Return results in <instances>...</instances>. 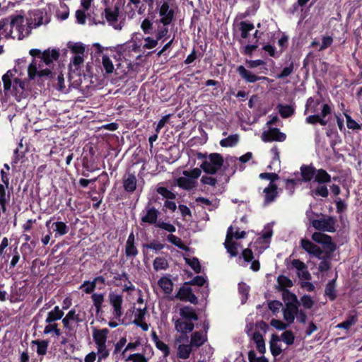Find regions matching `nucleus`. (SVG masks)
<instances>
[{
	"instance_id": "nucleus-1",
	"label": "nucleus",
	"mask_w": 362,
	"mask_h": 362,
	"mask_svg": "<svg viewBox=\"0 0 362 362\" xmlns=\"http://www.w3.org/2000/svg\"><path fill=\"white\" fill-rule=\"evenodd\" d=\"M16 73V69L8 70L2 76V81L4 84V91L5 95L11 92L18 101H20L25 97V83L21 79L17 78L15 75Z\"/></svg>"
},
{
	"instance_id": "nucleus-2",
	"label": "nucleus",
	"mask_w": 362,
	"mask_h": 362,
	"mask_svg": "<svg viewBox=\"0 0 362 362\" xmlns=\"http://www.w3.org/2000/svg\"><path fill=\"white\" fill-rule=\"evenodd\" d=\"M8 25L13 33L12 38L21 40L28 36L33 28L32 23L20 13L11 16L8 18Z\"/></svg>"
},
{
	"instance_id": "nucleus-3",
	"label": "nucleus",
	"mask_w": 362,
	"mask_h": 362,
	"mask_svg": "<svg viewBox=\"0 0 362 362\" xmlns=\"http://www.w3.org/2000/svg\"><path fill=\"white\" fill-rule=\"evenodd\" d=\"M313 241L322 244L325 248L324 258L319 264V269L321 272L327 271L330 268L329 258L331 253L336 250V245L332 242L331 236L322 233L320 232H315L312 235Z\"/></svg>"
},
{
	"instance_id": "nucleus-4",
	"label": "nucleus",
	"mask_w": 362,
	"mask_h": 362,
	"mask_svg": "<svg viewBox=\"0 0 362 362\" xmlns=\"http://www.w3.org/2000/svg\"><path fill=\"white\" fill-rule=\"evenodd\" d=\"M110 331L107 328L96 329L93 332V339L96 348L98 362L105 361L110 356V349L107 344V335Z\"/></svg>"
},
{
	"instance_id": "nucleus-5",
	"label": "nucleus",
	"mask_w": 362,
	"mask_h": 362,
	"mask_svg": "<svg viewBox=\"0 0 362 362\" xmlns=\"http://www.w3.org/2000/svg\"><path fill=\"white\" fill-rule=\"evenodd\" d=\"M202 170L200 168H195L191 170H184L182 177L177 179V185L185 189L190 190L197 186V179L200 177Z\"/></svg>"
},
{
	"instance_id": "nucleus-6",
	"label": "nucleus",
	"mask_w": 362,
	"mask_h": 362,
	"mask_svg": "<svg viewBox=\"0 0 362 362\" xmlns=\"http://www.w3.org/2000/svg\"><path fill=\"white\" fill-rule=\"evenodd\" d=\"M299 304H286L282 308L284 320L291 325L293 323L295 318L300 323H305L307 320L306 313L298 309Z\"/></svg>"
},
{
	"instance_id": "nucleus-7",
	"label": "nucleus",
	"mask_w": 362,
	"mask_h": 362,
	"mask_svg": "<svg viewBox=\"0 0 362 362\" xmlns=\"http://www.w3.org/2000/svg\"><path fill=\"white\" fill-rule=\"evenodd\" d=\"M28 76L34 79L36 76L39 78L49 77L52 74L51 69L46 66L45 61L37 57L34 58L28 69Z\"/></svg>"
},
{
	"instance_id": "nucleus-8",
	"label": "nucleus",
	"mask_w": 362,
	"mask_h": 362,
	"mask_svg": "<svg viewBox=\"0 0 362 362\" xmlns=\"http://www.w3.org/2000/svg\"><path fill=\"white\" fill-rule=\"evenodd\" d=\"M73 57L69 64L70 70L73 72L78 71L84 62L85 47L81 43H74L69 46Z\"/></svg>"
},
{
	"instance_id": "nucleus-9",
	"label": "nucleus",
	"mask_w": 362,
	"mask_h": 362,
	"mask_svg": "<svg viewBox=\"0 0 362 362\" xmlns=\"http://www.w3.org/2000/svg\"><path fill=\"white\" fill-rule=\"evenodd\" d=\"M223 163V156L219 153H211L200 165V168L206 173L214 175L221 168Z\"/></svg>"
},
{
	"instance_id": "nucleus-10",
	"label": "nucleus",
	"mask_w": 362,
	"mask_h": 362,
	"mask_svg": "<svg viewBox=\"0 0 362 362\" xmlns=\"http://www.w3.org/2000/svg\"><path fill=\"white\" fill-rule=\"evenodd\" d=\"M156 5V9L158 11L160 17V22L164 25L171 23L174 17V11L170 8L169 3L166 0H154Z\"/></svg>"
},
{
	"instance_id": "nucleus-11",
	"label": "nucleus",
	"mask_w": 362,
	"mask_h": 362,
	"mask_svg": "<svg viewBox=\"0 0 362 362\" xmlns=\"http://www.w3.org/2000/svg\"><path fill=\"white\" fill-rule=\"evenodd\" d=\"M110 304L113 308L112 315L115 320L119 322L123 315L122 305L123 303V297L122 295L110 292L108 296Z\"/></svg>"
},
{
	"instance_id": "nucleus-12",
	"label": "nucleus",
	"mask_w": 362,
	"mask_h": 362,
	"mask_svg": "<svg viewBox=\"0 0 362 362\" xmlns=\"http://www.w3.org/2000/svg\"><path fill=\"white\" fill-rule=\"evenodd\" d=\"M159 211L148 203L141 214V221L142 223L156 226Z\"/></svg>"
},
{
	"instance_id": "nucleus-13",
	"label": "nucleus",
	"mask_w": 362,
	"mask_h": 362,
	"mask_svg": "<svg viewBox=\"0 0 362 362\" xmlns=\"http://www.w3.org/2000/svg\"><path fill=\"white\" fill-rule=\"evenodd\" d=\"M119 7L115 6L113 8L106 7L105 8V17L110 25L115 30H120L122 28L121 22L118 21Z\"/></svg>"
},
{
	"instance_id": "nucleus-14",
	"label": "nucleus",
	"mask_w": 362,
	"mask_h": 362,
	"mask_svg": "<svg viewBox=\"0 0 362 362\" xmlns=\"http://www.w3.org/2000/svg\"><path fill=\"white\" fill-rule=\"evenodd\" d=\"M334 219L332 217L326 218L315 219L312 221V226L318 230L334 232Z\"/></svg>"
},
{
	"instance_id": "nucleus-15",
	"label": "nucleus",
	"mask_w": 362,
	"mask_h": 362,
	"mask_svg": "<svg viewBox=\"0 0 362 362\" xmlns=\"http://www.w3.org/2000/svg\"><path fill=\"white\" fill-rule=\"evenodd\" d=\"M300 245L301 247L310 256L315 257L317 259L324 258L325 251L311 241L306 239H302L300 241Z\"/></svg>"
},
{
	"instance_id": "nucleus-16",
	"label": "nucleus",
	"mask_w": 362,
	"mask_h": 362,
	"mask_svg": "<svg viewBox=\"0 0 362 362\" xmlns=\"http://www.w3.org/2000/svg\"><path fill=\"white\" fill-rule=\"evenodd\" d=\"M331 113V107L327 104H324L322 107L320 115H310L305 119L306 122L310 124L320 123L321 125H326L327 122L325 120V117Z\"/></svg>"
},
{
	"instance_id": "nucleus-17",
	"label": "nucleus",
	"mask_w": 362,
	"mask_h": 362,
	"mask_svg": "<svg viewBox=\"0 0 362 362\" xmlns=\"http://www.w3.org/2000/svg\"><path fill=\"white\" fill-rule=\"evenodd\" d=\"M232 226H230L227 230L226 240L224 242L225 248L231 257H236L238 255V250L242 246L237 242L232 239L231 230Z\"/></svg>"
},
{
	"instance_id": "nucleus-18",
	"label": "nucleus",
	"mask_w": 362,
	"mask_h": 362,
	"mask_svg": "<svg viewBox=\"0 0 362 362\" xmlns=\"http://www.w3.org/2000/svg\"><path fill=\"white\" fill-rule=\"evenodd\" d=\"M286 138V134L281 132L277 128H270L267 132H264L262 134V139L264 142H269L272 141L281 142L285 141Z\"/></svg>"
},
{
	"instance_id": "nucleus-19",
	"label": "nucleus",
	"mask_w": 362,
	"mask_h": 362,
	"mask_svg": "<svg viewBox=\"0 0 362 362\" xmlns=\"http://www.w3.org/2000/svg\"><path fill=\"white\" fill-rule=\"evenodd\" d=\"M176 298L180 300L190 302L193 304H197L198 302L197 298L192 293L191 288L187 286L181 287L176 295Z\"/></svg>"
},
{
	"instance_id": "nucleus-20",
	"label": "nucleus",
	"mask_w": 362,
	"mask_h": 362,
	"mask_svg": "<svg viewBox=\"0 0 362 362\" xmlns=\"http://www.w3.org/2000/svg\"><path fill=\"white\" fill-rule=\"evenodd\" d=\"M237 71L243 79L247 83H255L259 80H267L268 78L265 76H257L254 74L252 71L245 69V66L240 65L237 68Z\"/></svg>"
},
{
	"instance_id": "nucleus-21",
	"label": "nucleus",
	"mask_w": 362,
	"mask_h": 362,
	"mask_svg": "<svg viewBox=\"0 0 362 362\" xmlns=\"http://www.w3.org/2000/svg\"><path fill=\"white\" fill-rule=\"evenodd\" d=\"M264 204L267 205L273 202L277 197V186L273 182H270L268 187L263 190Z\"/></svg>"
},
{
	"instance_id": "nucleus-22",
	"label": "nucleus",
	"mask_w": 362,
	"mask_h": 362,
	"mask_svg": "<svg viewBox=\"0 0 362 362\" xmlns=\"http://www.w3.org/2000/svg\"><path fill=\"white\" fill-rule=\"evenodd\" d=\"M135 236L132 232L126 242L125 245V255L128 258H134L138 255V250L135 246Z\"/></svg>"
},
{
	"instance_id": "nucleus-23",
	"label": "nucleus",
	"mask_w": 362,
	"mask_h": 362,
	"mask_svg": "<svg viewBox=\"0 0 362 362\" xmlns=\"http://www.w3.org/2000/svg\"><path fill=\"white\" fill-rule=\"evenodd\" d=\"M83 319L80 317L79 314H77L75 309L70 310L66 316L62 319V323L66 329L71 328V324L72 322H82Z\"/></svg>"
},
{
	"instance_id": "nucleus-24",
	"label": "nucleus",
	"mask_w": 362,
	"mask_h": 362,
	"mask_svg": "<svg viewBox=\"0 0 362 362\" xmlns=\"http://www.w3.org/2000/svg\"><path fill=\"white\" fill-rule=\"evenodd\" d=\"M59 57V52L57 49H47L42 53L41 57H38L45 61L46 66L51 69L53 62L58 59Z\"/></svg>"
},
{
	"instance_id": "nucleus-25",
	"label": "nucleus",
	"mask_w": 362,
	"mask_h": 362,
	"mask_svg": "<svg viewBox=\"0 0 362 362\" xmlns=\"http://www.w3.org/2000/svg\"><path fill=\"white\" fill-rule=\"evenodd\" d=\"M175 328L178 332L187 334L194 329V325L191 321L178 319L175 322Z\"/></svg>"
},
{
	"instance_id": "nucleus-26",
	"label": "nucleus",
	"mask_w": 362,
	"mask_h": 362,
	"mask_svg": "<svg viewBox=\"0 0 362 362\" xmlns=\"http://www.w3.org/2000/svg\"><path fill=\"white\" fill-rule=\"evenodd\" d=\"M207 341V334L201 331L194 332L190 338V344L193 347H200Z\"/></svg>"
},
{
	"instance_id": "nucleus-27",
	"label": "nucleus",
	"mask_w": 362,
	"mask_h": 362,
	"mask_svg": "<svg viewBox=\"0 0 362 362\" xmlns=\"http://www.w3.org/2000/svg\"><path fill=\"white\" fill-rule=\"evenodd\" d=\"M180 315L182 320L191 321L197 320L198 316L195 313L194 308L189 306H185L180 309Z\"/></svg>"
},
{
	"instance_id": "nucleus-28",
	"label": "nucleus",
	"mask_w": 362,
	"mask_h": 362,
	"mask_svg": "<svg viewBox=\"0 0 362 362\" xmlns=\"http://www.w3.org/2000/svg\"><path fill=\"white\" fill-rule=\"evenodd\" d=\"M280 338L276 334H272L269 341V347L272 354L276 357L281 354L282 349L279 344Z\"/></svg>"
},
{
	"instance_id": "nucleus-29",
	"label": "nucleus",
	"mask_w": 362,
	"mask_h": 362,
	"mask_svg": "<svg viewBox=\"0 0 362 362\" xmlns=\"http://www.w3.org/2000/svg\"><path fill=\"white\" fill-rule=\"evenodd\" d=\"M136 178L133 174H128L123 180L124 189L129 192H133L136 188Z\"/></svg>"
},
{
	"instance_id": "nucleus-30",
	"label": "nucleus",
	"mask_w": 362,
	"mask_h": 362,
	"mask_svg": "<svg viewBox=\"0 0 362 362\" xmlns=\"http://www.w3.org/2000/svg\"><path fill=\"white\" fill-rule=\"evenodd\" d=\"M193 346L189 344H182L177 346V356L181 359H187L189 358Z\"/></svg>"
},
{
	"instance_id": "nucleus-31",
	"label": "nucleus",
	"mask_w": 362,
	"mask_h": 362,
	"mask_svg": "<svg viewBox=\"0 0 362 362\" xmlns=\"http://www.w3.org/2000/svg\"><path fill=\"white\" fill-rule=\"evenodd\" d=\"M64 315V312L62 310L59 308V306H55L53 310L49 311L47 314V317L45 320V322L50 324L53 322H55L58 320L62 318Z\"/></svg>"
},
{
	"instance_id": "nucleus-32",
	"label": "nucleus",
	"mask_w": 362,
	"mask_h": 362,
	"mask_svg": "<svg viewBox=\"0 0 362 362\" xmlns=\"http://www.w3.org/2000/svg\"><path fill=\"white\" fill-rule=\"evenodd\" d=\"M158 285L165 294H170L173 291V283L168 276L161 277L158 281Z\"/></svg>"
},
{
	"instance_id": "nucleus-33",
	"label": "nucleus",
	"mask_w": 362,
	"mask_h": 362,
	"mask_svg": "<svg viewBox=\"0 0 362 362\" xmlns=\"http://www.w3.org/2000/svg\"><path fill=\"white\" fill-rule=\"evenodd\" d=\"M252 339L256 344L257 349L262 354L266 351L265 342L262 334L258 332H255L252 334Z\"/></svg>"
},
{
	"instance_id": "nucleus-34",
	"label": "nucleus",
	"mask_w": 362,
	"mask_h": 362,
	"mask_svg": "<svg viewBox=\"0 0 362 362\" xmlns=\"http://www.w3.org/2000/svg\"><path fill=\"white\" fill-rule=\"evenodd\" d=\"M303 180L305 182L310 181L315 176L316 170L311 166H302L300 168Z\"/></svg>"
},
{
	"instance_id": "nucleus-35",
	"label": "nucleus",
	"mask_w": 362,
	"mask_h": 362,
	"mask_svg": "<svg viewBox=\"0 0 362 362\" xmlns=\"http://www.w3.org/2000/svg\"><path fill=\"white\" fill-rule=\"evenodd\" d=\"M276 288L279 291L287 290V288H290L293 286L292 281L287 276L280 275L277 278Z\"/></svg>"
},
{
	"instance_id": "nucleus-36",
	"label": "nucleus",
	"mask_w": 362,
	"mask_h": 362,
	"mask_svg": "<svg viewBox=\"0 0 362 362\" xmlns=\"http://www.w3.org/2000/svg\"><path fill=\"white\" fill-rule=\"evenodd\" d=\"M8 24H9L8 18L2 19L0 21V37H12L13 33Z\"/></svg>"
},
{
	"instance_id": "nucleus-37",
	"label": "nucleus",
	"mask_w": 362,
	"mask_h": 362,
	"mask_svg": "<svg viewBox=\"0 0 362 362\" xmlns=\"http://www.w3.org/2000/svg\"><path fill=\"white\" fill-rule=\"evenodd\" d=\"M54 227V231L56 233L55 236H62L68 233L69 228L66 224L62 221H57L52 223Z\"/></svg>"
},
{
	"instance_id": "nucleus-38",
	"label": "nucleus",
	"mask_w": 362,
	"mask_h": 362,
	"mask_svg": "<svg viewBox=\"0 0 362 362\" xmlns=\"http://www.w3.org/2000/svg\"><path fill=\"white\" fill-rule=\"evenodd\" d=\"M195 202L202 207L207 206L208 209L210 211L216 209L218 206V202L217 200H215L214 202H213L209 199L204 197H198L196 199Z\"/></svg>"
},
{
	"instance_id": "nucleus-39",
	"label": "nucleus",
	"mask_w": 362,
	"mask_h": 362,
	"mask_svg": "<svg viewBox=\"0 0 362 362\" xmlns=\"http://www.w3.org/2000/svg\"><path fill=\"white\" fill-rule=\"evenodd\" d=\"M315 180L319 184L328 183L331 181V176L323 169L316 170Z\"/></svg>"
},
{
	"instance_id": "nucleus-40",
	"label": "nucleus",
	"mask_w": 362,
	"mask_h": 362,
	"mask_svg": "<svg viewBox=\"0 0 362 362\" xmlns=\"http://www.w3.org/2000/svg\"><path fill=\"white\" fill-rule=\"evenodd\" d=\"M239 28L241 32V37L245 39L248 37V33L252 31L255 27L254 25L247 21H241L239 24Z\"/></svg>"
},
{
	"instance_id": "nucleus-41",
	"label": "nucleus",
	"mask_w": 362,
	"mask_h": 362,
	"mask_svg": "<svg viewBox=\"0 0 362 362\" xmlns=\"http://www.w3.org/2000/svg\"><path fill=\"white\" fill-rule=\"evenodd\" d=\"M282 298L284 301L285 305L286 304H299V301L296 296L292 293H291L288 290L282 291Z\"/></svg>"
},
{
	"instance_id": "nucleus-42",
	"label": "nucleus",
	"mask_w": 362,
	"mask_h": 362,
	"mask_svg": "<svg viewBox=\"0 0 362 362\" xmlns=\"http://www.w3.org/2000/svg\"><path fill=\"white\" fill-rule=\"evenodd\" d=\"M239 140V137L237 134L230 135L226 139L221 140L220 145L222 147H233L235 146Z\"/></svg>"
},
{
	"instance_id": "nucleus-43",
	"label": "nucleus",
	"mask_w": 362,
	"mask_h": 362,
	"mask_svg": "<svg viewBox=\"0 0 362 362\" xmlns=\"http://www.w3.org/2000/svg\"><path fill=\"white\" fill-rule=\"evenodd\" d=\"M153 266L156 271L165 270L168 267V263L164 257H156L153 260Z\"/></svg>"
},
{
	"instance_id": "nucleus-44",
	"label": "nucleus",
	"mask_w": 362,
	"mask_h": 362,
	"mask_svg": "<svg viewBox=\"0 0 362 362\" xmlns=\"http://www.w3.org/2000/svg\"><path fill=\"white\" fill-rule=\"evenodd\" d=\"M279 114L284 118H287L294 113V109L291 105H279Z\"/></svg>"
},
{
	"instance_id": "nucleus-45",
	"label": "nucleus",
	"mask_w": 362,
	"mask_h": 362,
	"mask_svg": "<svg viewBox=\"0 0 362 362\" xmlns=\"http://www.w3.org/2000/svg\"><path fill=\"white\" fill-rule=\"evenodd\" d=\"M329 194L328 189L326 186L320 185L315 189L311 192L313 197L320 196L322 197H327Z\"/></svg>"
},
{
	"instance_id": "nucleus-46",
	"label": "nucleus",
	"mask_w": 362,
	"mask_h": 362,
	"mask_svg": "<svg viewBox=\"0 0 362 362\" xmlns=\"http://www.w3.org/2000/svg\"><path fill=\"white\" fill-rule=\"evenodd\" d=\"M168 240L177 246L178 248L186 250L187 246L182 242L181 239L174 235H168L167 238Z\"/></svg>"
},
{
	"instance_id": "nucleus-47",
	"label": "nucleus",
	"mask_w": 362,
	"mask_h": 362,
	"mask_svg": "<svg viewBox=\"0 0 362 362\" xmlns=\"http://www.w3.org/2000/svg\"><path fill=\"white\" fill-rule=\"evenodd\" d=\"M102 64L107 74H111L114 71V65L112 62L107 55L102 57Z\"/></svg>"
},
{
	"instance_id": "nucleus-48",
	"label": "nucleus",
	"mask_w": 362,
	"mask_h": 362,
	"mask_svg": "<svg viewBox=\"0 0 362 362\" xmlns=\"http://www.w3.org/2000/svg\"><path fill=\"white\" fill-rule=\"evenodd\" d=\"M325 295L327 296L331 300L335 298V284L334 280L329 281L325 288Z\"/></svg>"
},
{
	"instance_id": "nucleus-49",
	"label": "nucleus",
	"mask_w": 362,
	"mask_h": 362,
	"mask_svg": "<svg viewBox=\"0 0 362 362\" xmlns=\"http://www.w3.org/2000/svg\"><path fill=\"white\" fill-rule=\"evenodd\" d=\"M356 322V318L355 316H350L347 320L338 324L336 327L349 329Z\"/></svg>"
},
{
	"instance_id": "nucleus-50",
	"label": "nucleus",
	"mask_w": 362,
	"mask_h": 362,
	"mask_svg": "<svg viewBox=\"0 0 362 362\" xmlns=\"http://www.w3.org/2000/svg\"><path fill=\"white\" fill-rule=\"evenodd\" d=\"M281 339L287 345H291L294 343L295 337L291 331H285L281 334Z\"/></svg>"
},
{
	"instance_id": "nucleus-51",
	"label": "nucleus",
	"mask_w": 362,
	"mask_h": 362,
	"mask_svg": "<svg viewBox=\"0 0 362 362\" xmlns=\"http://www.w3.org/2000/svg\"><path fill=\"white\" fill-rule=\"evenodd\" d=\"M33 344L37 345V352L39 355H45L47 352L48 344L45 341H33Z\"/></svg>"
},
{
	"instance_id": "nucleus-52",
	"label": "nucleus",
	"mask_w": 362,
	"mask_h": 362,
	"mask_svg": "<svg viewBox=\"0 0 362 362\" xmlns=\"http://www.w3.org/2000/svg\"><path fill=\"white\" fill-rule=\"evenodd\" d=\"M146 313V307L144 308H137L136 310L135 311V314H134V323H137L138 322L144 320Z\"/></svg>"
},
{
	"instance_id": "nucleus-53",
	"label": "nucleus",
	"mask_w": 362,
	"mask_h": 362,
	"mask_svg": "<svg viewBox=\"0 0 362 362\" xmlns=\"http://www.w3.org/2000/svg\"><path fill=\"white\" fill-rule=\"evenodd\" d=\"M141 28L145 34H150L153 29V23L148 18H145L141 22Z\"/></svg>"
},
{
	"instance_id": "nucleus-54",
	"label": "nucleus",
	"mask_w": 362,
	"mask_h": 362,
	"mask_svg": "<svg viewBox=\"0 0 362 362\" xmlns=\"http://www.w3.org/2000/svg\"><path fill=\"white\" fill-rule=\"evenodd\" d=\"M93 302L97 310L100 309L104 300L103 295L101 293H94L91 296Z\"/></svg>"
},
{
	"instance_id": "nucleus-55",
	"label": "nucleus",
	"mask_w": 362,
	"mask_h": 362,
	"mask_svg": "<svg viewBox=\"0 0 362 362\" xmlns=\"http://www.w3.org/2000/svg\"><path fill=\"white\" fill-rule=\"evenodd\" d=\"M144 44L143 45L144 49H153L156 47L158 45V40L157 39H153L150 37H145L144 39Z\"/></svg>"
},
{
	"instance_id": "nucleus-56",
	"label": "nucleus",
	"mask_w": 362,
	"mask_h": 362,
	"mask_svg": "<svg viewBox=\"0 0 362 362\" xmlns=\"http://www.w3.org/2000/svg\"><path fill=\"white\" fill-rule=\"evenodd\" d=\"M156 227L165 230L170 233H174L176 230L175 227L171 223H166L164 221H158L156 223Z\"/></svg>"
},
{
	"instance_id": "nucleus-57",
	"label": "nucleus",
	"mask_w": 362,
	"mask_h": 362,
	"mask_svg": "<svg viewBox=\"0 0 362 362\" xmlns=\"http://www.w3.org/2000/svg\"><path fill=\"white\" fill-rule=\"evenodd\" d=\"M201 182L203 185L215 187L216 185L217 184V180L216 178L209 175H203L201 178Z\"/></svg>"
},
{
	"instance_id": "nucleus-58",
	"label": "nucleus",
	"mask_w": 362,
	"mask_h": 362,
	"mask_svg": "<svg viewBox=\"0 0 362 362\" xmlns=\"http://www.w3.org/2000/svg\"><path fill=\"white\" fill-rule=\"evenodd\" d=\"M270 325L278 330H285L289 325L284 323L281 320L273 319L270 322Z\"/></svg>"
},
{
	"instance_id": "nucleus-59",
	"label": "nucleus",
	"mask_w": 362,
	"mask_h": 362,
	"mask_svg": "<svg viewBox=\"0 0 362 362\" xmlns=\"http://www.w3.org/2000/svg\"><path fill=\"white\" fill-rule=\"evenodd\" d=\"M187 263L193 269L196 273H199L201 271V266L198 259H187Z\"/></svg>"
},
{
	"instance_id": "nucleus-60",
	"label": "nucleus",
	"mask_w": 362,
	"mask_h": 362,
	"mask_svg": "<svg viewBox=\"0 0 362 362\" xmlns=\"http://www.w3.org/2000/svg\"><path fill=\"white\" fill-rule=\"evenodd\" d=\"M268 307L273 313H276L280 309L282 310L283 305L279 300H272L269 303Z\"/></svg>"
},
{
	"instance_id": "nucleus-61",
	"label": "nucleus",
	"mask_w": 362,
	"mask_h": 362,
	"mask_svg": "<svg viewBox=\"0 0 362 362\" xmlns=\"http://www.w3.org/2000/svg\"><path fill=\"white\" fill-rule=\"evenodd\" d=\"M126 361H132V362H147V358L143 354H134L129 356Z\"/></svg>"
},
{
	"instance_id": "nucleus-62",
	"label": "nucleus",
	"mask_w": 362,
	"mask_h": 362,
	"mask_svg": "<svg viewBox=\"0 0 362 362\" xmlns=\"http://www.w3.org/2000/svg\"><path fill=\"white\" fill-rule=\"evenodd\" d=\"M302 305L306 309H310L314 302L310 296L305 295L300 298Z\"/></svg>"
},
{
	"instance_id": "nucleus-63",
	"label": "nucleus",
	"mask_w": 362,
	"mask_h": 362,
	"mask_svg": "<svg viewBox=\"0 0 362 362\" xmlns=\"http://www.w3.org/2000/svg\"><path fill=\"white\" fill-rule=\"evenodd\" d=\"M248 360L249 362H269L267 358L264 356L256 357L253 351H250L248 353Z\"/></svg>"
},
{
	"instance_id": "nucleus-64",
	"label": "nucleus",
	"mask_w": 362,
	"mask_h": 362,
	"mask_svg": "<svg viewBox=\"0 0 362 362\" xmlns=\"http://www.w3.org/2000/svg\"><path fill=\"white\" fill-rule=\"evenodd\" d=\"M95 287L96 286L93 281H86L83 282L80 288L83 289L84 292L86 293H90L93 291Z\"/></svg>"
}]
</instances>
